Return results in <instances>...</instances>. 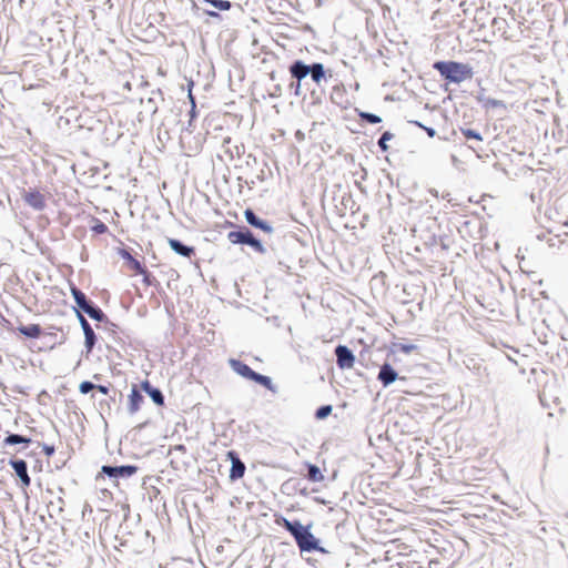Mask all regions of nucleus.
Segmentation results:
<instances>
[{"instance_id":"obj_16","label":"nucleus","mask_w":568,"mask_h":568,"mask_svg":"<svg viewBox=\"0 0 568 568\" xmlns=\"http://www.w3.org/2000/svg\"><path fill=\"white\" fill-rule=\"evenodd\" d=\"M168 242H169L171 250L181 256L191 257V255L194 254V251H195L194 247L184 244L180 240L169 239Z\"/></svg>"},{"instance_id":"obj_10","label":"nucleus","mask_w":568,"mask_h":568,"mask_svg":"<svg viewBox=\"0 0 568 568\" xmlns=\"http://www.w3.org/2000/svg\"><path fill=\"white\" fill-rule=\"evenodd\" d=\"M227 458L231 462V469L229 475L230 479L232 481L241 479L246 470L245 464L241 460L239 454L234 450L227 452Z\"/></svg>"},{"instance_id":"obj_20","label":"nucleus","mask_w":568,"mask_h":568,"mask_svg":"<svg viewBox=\"0 0 568 568\" xmlns=\"http://www.w3.org/2000/svg\"><path fill=\"white\" fill-rule=\"evenodd\" d=\"M494 32H498L503 38L510 39L507 34V21L504 18H494L493 23Z\"/></svg>"},{"instance_id":"obj_41","label":"nucleus","mask_w":568,"mask_h":568,"mask_svg":"<svg viewBox=\"0 0 568 568\" xmlns=\"http://www.w3.org/2000/svg\"><path fill=\"white\" fill-rule=\"evenodd\" d=\"M490 103H491L493 105H498L500 102H499V101H497V100H491V101H490Z\"/></svg>"},{"instance_id":"obj_27","label":"nucleus","mask_w":568,"mask_h":568,"mask_svg":"<svg viewBox=\"0 0 568 568\" xmlns=\"http://www.w3.org/2000/svg\"><path fill=\"white\" fill-rule=\"evenodd\" d=\"M95 388V384H93L92 382L90 381H84L80 384L79 386V390L81 394H89L90 392H92L93 389Z\"/></svg>"},{"instance_id":"obj_1","label":"nucleus","mask_w":568,"mask_h":568,"mask_svg":"<svg viewBox=\"0 0 568 568\" xmlns=\"http://www.w3.org/2000/svg\"><path fill=\"white\" fill-rule=\"evenodd\" d=\"M275 523L285 528L294 538L301 552L328 551L320 545V540L312 534L311 525L304 526L300 520H288L284 516H277Z\"/></svg>"},{"instance_id":"obj_30","label":"nucleus","mask_w":568,"mask_h":568,"mask_svg":"<svg viewBox=\"0 0 568 568\" xmlns=\"http://www.w3.org/2000/svg\"><path fill=\"white\" fill-rule=\"evenodd\" d=\"M417 347L416 345L414 344H400L399 345V349L400 352L405 353V354H409L412 353L413 351H415Z\"/></svg>"},{"instance_id":"obj_38","label":"nucleus","mask_w":568,"mask_h":568,"mask_svg":"<svg viewBox=\"0 0 568 568\" xmlns=\"http://www.w3.org/2000/svg\"><path fill=\"white\" fill-rule=\"evenodd\" d=\"M173 450H174V452L185 453L186 448H185V446H184V445H175V446L173 447Z\"/></svg>"},{"instance_id":"obj_28","label":"nucleus","mask_w":568,"mask_h":568,"mask_svg":"<svg viewBox=\"0 0 568 568\" xmlns=\"http://www.w3.org/2000/svg\"><path fill=\"white\" fill-rule=\"evenodd\" d=\"M92 231L97 234H104L108 231V226L103 222L97 220L95 224L92 226Z\"/></svg>"},{"instance_id":"obj_18","label":"nucleus","mask_w":568,"mask_h":568,"mask_svg":"<svg viewBox=\"0 0 568 568\" xmlns=\"http://www.w3.org/2000/svg\"><path fill=\"white\" fill-rule=\"evenodd\" d=\"M18 331L26 337L38 338L41 335V327L38 324L22 325L18 327Z\"/></svg>"},{"instance_id":"obj_40","label":"nucleus","mask_w":568,"mask_h":568,"mask_svg":"<svg viewBox=\"0 0 568 568\" xmlns=\"http://www.w3.org/2000/svg\"><path fill=\"white\" fill-rule=\"evenodd\" d=\"M415 125H417L418 128L423 129V126H425L423 123L418 122V121H415L414 122Z\"/></svg>"},{"instance_id":"obj_14","label":"nucleus","mask_w":568,"mask_h":568,"mask_svg":"<svg viewBox=\"0 0 568 568\" xmlns=\"http://www.w3.org/2000/svg\"><path fill=\"white\" fill-rule=\"evenodd\" d=\"M398 377L397 372L393 368V366L388 363H384L377 376V379L382 383L384 387L393 384Z\"/></svg>"},{"instance_id":"obj_15","label":"nucleus","mask_w":568,"mask_h":568,"mask_svg":"<svg viewBox=\"0 0 568 568\" xmlns=\"http://www.w3.org/2000/svg\"><path fill=\"white\" fill-rule=\"evenodd\" d=\"M141 387L150 396L154 404L158 406L164 405V395L160 388L154 387L149 381L142 382Z\"/></svg>"},{"instance_id":"obj_6","label":"nucleus","mask_w":568,"mask_h":568,"mask_svg":"<svg viewBox=\"0 0 568 568\" xmlns=\"http://www.w3.org/2000/svg\"><path fill=\"white\" fill-rule=\"evenodd\" d=\"M227 239L232 244L248 245L261 254L266 252L262 242L256 239L252 231L246 226H242L236 231H231L227 234Z\"/></svg>"},{"instance_id":"obj_34","label":"nucleus","mask_w":568,"mask_h":568,"mask_svg":"<svg viewBox=\"0 0 568 568\" xmlns=\"http://www.w3.org/2000/svg\"><path fill=\"white\" fill-rule=\"evenodd\" d=\"M94 389H97L98 392H100L103 395H108L109 392H110V388L106 385H97L95 384V388Z\"/></svg>"},{"instance_id":"obj_29","label":"nucleus","mask_w":568,"mask_h":568,"mask_svg":"<svg viewBox=\"0 0 568 568\" xmlns=\"http://www.w3.org/2000/svg\"><path fill=\"white\" fill-rule=\"evenodd\" d=\"M131 267L136 272V273H145V267L142 265L141 262H139L138 260L135 258H131V261L129 262Z\"/></svg>"},{"instance_id":"obj_25","label":"nucleus","mask_w":568,"mask_h":568,"mask_svg":"<svg viewBox=\"0 0 568 568\" xmlns=\"http://www.w3.org/2000/svg\"><path fill=\"white\" fill-rule=\"evenodd\" d=\"M332 410H333L332 405H322L316 409L315 417L317 419H324L331 415Z\"/></svg>"},{"instance_id":"obj_8","label":"nucleus","mask_w":568,"mask_h":568,"mask_svg":"<svg viewBox=\"0 0 568 568\" xmlns=\"http://www.w3.org/2000/svg\"><path fill=\"white\" fill-rule=\"evenodd\" d=\"M77 317L79 320V323H80L83 334H84V347H85L87 355H89L92 352L93 347L95 346L98 338H97V335H95L93 328L91 327L90 323L82 315V313L77 311Z\"/></svg>"},{"instance_id":"obj_12","label":"nucleus","mask_w":568,"mask_h":568,"mask_svg":"<svg viewBox=\"0 0 568 568\" xmlns=\"http://www.w3.org/2000/svg\"><path fill=\"white\" fill-rule=\"evenodd\" d=\"M244 217L245 221L253 227L260 229L264 231L265 233H272L273 226L266 222L265 220H262L260 216H257L253 210L246 209L244 211Z\"/></svg>"},{"instance_id":"obj_21","label":"nucleus","mask_w":568,"mask_h":568,"mask_svg":"<svg viewBox=\"0 0 568 568\" xmlns=\"http://www.w3.org/2000/svg\"><path fill=\"white\" fill-rule=\"evenodd\" d=\"M306 477L308 478V480H311L313 483H318L324 479V476L321 473L320 468L314 464H307Z\"/></svg>"},{"instance_id":"obj_2","label":"nucleus","mask_w":568,"mask_h":568,"mask_svg":"<svg viewBox=\"0 0 568 568\" xmlns=\"http://www.w3.org/2000/svg\"><path fill=\"white\" fill-rule=\"evenodd\" d=\"M288 71L292 79L295 80L292 81L288 87L297 98L302 95V81L307 77L317 85H321L322 81L326 79V71L323 63L320 62L306 64L302 60H294L288 67Z\"/></svg>"},{"instance_id":"obj_23","label":"nucleus","mask_w":568,"mask_h":568,"mask_svg":"<svg viewBox=\"0 0 568 568\" xmlns=\"http://www.w3.org/2000/svg\"><path fill=\"white\" fill-rule=\"evenodd\" d=\"M394 138V134L390 133L389 131H385L381 138L378 139L377 141V145L378 148L383 151V152H386L388 150V145H387V142L390 141L392 139Z\"/></svg>"},{"instance_id":"obj_17","label":"nucleus","mask_w":568,"mask_h":568,"mask_svg":"<svg viewBox=\"0 0 568 568\" xmlns=\"http://www.w3.org/2000/svg\"><path fill=\"white\" fill-rule=\"evenodd\" d=\"M144 397L139 392V389L133 386L131 389V394L129 395V412L130 414H134L140 409L141 404L143 403Z\"/></svg>"},{"instance_id":"obj_7","label":"nucleus","mask_w":568,"mask_h":568,"mask_svg":"<svg viewBox=\"0 0 568 568\" xmlns=\"http://www.w3.org/2000/svg\"><path fill=\"white\" fill-rule=\"evenodd\" d=\"M138 469L139 468L134 465L102 466V473L109 478H130L136 474Z\"/></svg>"},{"instance_id":"obj_26","label":"nucleus","mask_w":568,"mask_h":568,"mask_svg":"<svg viewBox=\"0 0 568 568\" xmlns=\"http://www.w3.org/2000/svg\"><path fill=\"white\" fill-rule=\"evenodd\" d=\"M462 134L467 140H477V141H481L483 140L480 133L475 131V130H473V129H462Z\"/></svg>"},{"instance_id":"obj_39","label":"nucleus","mask_w":568,"mask_h":568,"mask_svg":"<svg viewBox=\"0 0 568 568\" xmlns=\"http://www.w3.org/2000/svg\"><path fill=\"white\" fill-rule=\"evenodd\" d=\"M205 13H206L207 16L215 17V18L220 17V14H219L217 12H215V11H209V10H206V11H205Z\"/></svg>"},{"instance_id":"obj_35","label":"nucleus","mask_w":568,"mask_h":568,"mask_svg":"<svg viewBox=\"0 0 568 568\" xmlns=\"http://www.w3.org/2000/svg\"><path fill=\"white\" fill-rule=\"evenodd\" d=\"M144 277H143V282L146 284V285H151L152 284V275L150 274V272H148V270L145 268V273H141Z\"/></svg>"},{"instance_id":"obj_13","label":"nucleus","mask_w":568,"mask_h":568,"mask_svg":"<svg viewBox=\"0 0 568 568\" xmlns=\"http://www.w3.org/2000/svg\"><path fill=\"white\" fill-rule=\"evenodd\" d=\"M24 202L37 211H41L45 207L44 195L37 190H29L23 194Z\"/></svg>"},{"instance_id":"obj_37","label":"nucleus","mask_w":568,"mask_h":568,"mask_svg":"<svg viewBox=\"0 0 568 568\" xmlns=\"http://www.w3.org/2000/svg\"><path fill=\"white\" fill-rule=\"evenodd\" d=\"M121 256L129 262L131 261V258H133L132 255L125 250H122Z\"/></svg>"},{"instance_id":"obj_9","label":"nucleus","mask_w":568,"mask_h":568,"mask_svg":"<svg viewBox=\"0 0 568 568\" xmlns=\"http://www.w3.org/2000/svg\"><path fill=\"white\" fill-rule=\"evenodd\" d=\"M336 364L341 369L352 368L355 363L353 352L345 345H337L335 347Z\"/></svg>"},{"instance_id":"obj_32","label":"nucleus","mask_w":568,"mask_h":568,"mask_svg":"<svg viewBox=\"0 0 568 568\" xmlns=\"http://www.w3.org/2000/svg\"><path fill=\"white\" fill-rule=\"evenodd\" d=\"M189 97H190V100H191V102H192V108H191V110H190V116H191V120H190V123H189V125L191 126V125H192V120H193V119L195 118V115H196V112H195V108H196V106H195L194 98L192 97V94H191V93L189 94Z\"/></svg>"},{"instance_id":"obj_24","label":"nucleus","mask_w":568,"mask_h":568,"mask_svg":"<svg viewBox=\"0 0 568 568\" xmlns=\"http://www.w3.org/2000/svg\"><path fill=\"white\" fill-rule=\"evenodd\" d=\"M205 2L211 3L215 9L221 11L230 10L232 3L229 0H204Z\"/></svg>"},{"instance_id":"obj_5","label":"nucleus","mask_w":568,"mask_h":568,"mask_svg":"<svg viewBox=\"0 0 568 568\" xmlns=\"http://www.w3.org/2000/svg\"><path fill=\"white\" fill-rule=\"evenodd\" d=\"M71 294L78 306V308H75V312H83L97 322L109 323V320L106 315L103 313V311L98 305H95L91 300H89L88 296L80 288L71 286Z\"/></svg>"},{"instance_id":"obj_31","label":"nucleus","mask_w":568,"mask_h":568,"mask_svg":"<svg viewBox=\"0 0 568 568\" xmlns=\"http://www.w3.org/2000/svg\"><path fill=\"white\" fill-rule=\"evenodd\" d=\"M283 93V88L281 84H276L273 88V91L270 93L272 98H280Z\"/></svg>"},{"instance_id":"obj_33","label":"nucleus","mask_w":568,"mask_h":568,"mask_svg":"<svg viewBox=\"0 0 568 568\" xmlns=\"http://www.w3.org/2000/svg\"><path fill=\"white\" fill-rule=\"evenodd\" d=\"M42 450L47 456H52L55 452L54 446L42 444Z\"/></svg>"},{"instance_id":"obj_36","label":"nucleus","mask_w":568,"mask_h":568,"mask_svg":"<svg viewBox=\"0 0 568 568\" xmlns=\"http://www.w3.org/2000/svg\"><path fill=\"white\" fill-rule=\"evenodd\" d=\"M423 130L427 133L429 138H434L436 135V130L429 126H423Z\"/></svg>"},{"instance_id":"obj_22","label":"nucleus","mask_w":568,"mask_h":568,"mask_svg":"<svg viewBox=\"0 0 568 568\" xmlns=\"http://www.w3.org/2000/svg\"><path fill=\"white\" fill-rule=\"evenodd\" d=\"M359 118L362 121H365L369 124H377L382 122V118L379 115L371 112H359Z\"/></svg>"},{"instance_id":"obj_4","label":"nucleus","mask_w":568,"mask_h":568,"mask_svg":"<svg viewBox=\"0 0 568 568\" xmlns=\"http://www.w3.org/2000/svg\"><path fill=\"white\" fill-rule=\"evenodd\" d=\"M230 367L240 376L243 378H246L248 381L255 382L256 384L265 387L266 389L271 390L272 393H276L277 388L273 384L271 377L266 375H262L255 371H253L247 364L240 359L230 358L229 359Z\"/></svg>"},{"instance_id":"obj_3","label":"nucleus","mask_w":568,"mask_h":568,"mask_svg":"<svg viewBox=\"0 0 568 568\" xmlns=\"http://www.w3.org/2000/svg\"><path fill=\"white\" fill-rule=\"evenodd\" d=\"M433 68L443 79L456 84L471 79L474 75L473 68L469 64L456 61H436Z\"/></svg>"},{"instance_id":"obj_19","label":"nucleus","mask_w":568,"mask_h":568,"mask_svg":"<svg viewBox=\"0 0 568 568\" xmlns=\"http://www.w3.org/2000/svg\"><path fill=\"white\" fill-rule=\"evenodd\" d=\"M29 443H31V438L20 435V434H9L3 440L4 446L29 444Z\"/></svg>"},{"instance_id":"obj_11","label":"nucleus","mask_w":568,"mask_h":568,"mask_svg":"<svg viewBox=\"0 0 568 568\" xmlns=\"http://www.w3.org/2000/svg\"><path fill=\"white\" fill-rule=\"evenodd\" d=\"M9 465L14 470L16 475L19 477L21 485L23 488L29 487L31 484V478L28 474V465L23 459L11 458L9 460Z\"/></svg>"}]
</instances>
